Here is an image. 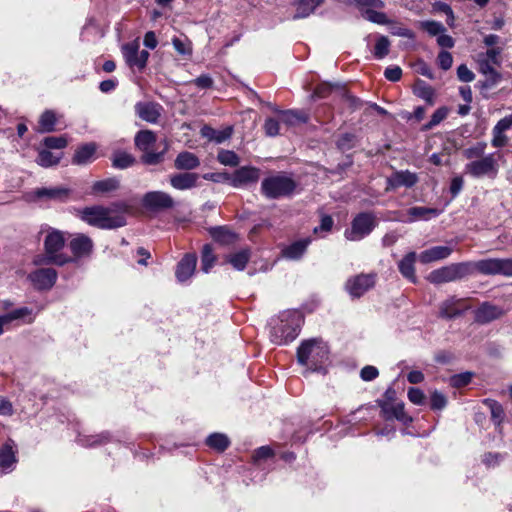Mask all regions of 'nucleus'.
I'll list each match as a JSON object with an SVG mask.
<instances>
[{
	"mask_svg": "<svg viewBox=\"0 0 512 512\" xmlns=\"http://www.w3.org/2000/svg\"><path fill=\"white\" fill-rule=\"evenodd\" d=\"M156 142V135L151 130H141L135 136V145L144 152L142 160L145 164H158L163 157V153L152 151V147Z\"/></svg>",
	"mask_w": 512,
	"mask_h": 512,
	"instance_id": "1a4fd4ad",
	"label": "nucleus"
},
{
	"mask_svg": "<svg viewBox=\"0 0 512 512\" xmlns=\"http://www.w3.org/2000/svg\"><path fill=\"white\" fill-rule=\"evenodd\" d=\"M206 444L219 452H222L228 448L230 441L228 437L223 433H212L206 439Z\"/></svg>",
	"mask_w": 512,
	"mask_h": 512,
	"instance_id": "58836bf2",
	"label": "nucleus"
},
{
	"mask_svg": "<svg viewBox=\"0 0 512 512\" xmlns=\"http://www.w3.org/2000/svg\"><path fill=\"white\" fill-rule=\"evenodd\" d=\"M472 376H473V374L471 372H464V373L453 375L450 378V384L456 388L464 387L471 382Z\"/></svg>",
	"mask_w": 512,
	"mask_h": 512,
	"instance_id": "4d7b16f0",
	"label": "nucleus"
},
{
	"mask_svg": "<svg viewBox=\"0 0 512 512\" xmlns=\"http://www.w3.org/2000/svg\"><path fill=\"white\" fill-rule=\"evenodd\" d=\"M465 173L474 178H495L498 173V164L494 154H488L480 159L473 160L465 165Z\"/></svg>",
	"mask_w": 512,
	"mask_h": 512,
	"instance_id": "6e6552de",
	"label": "nucleus"
},
{
	"mask_svg": "<svg viewBox=\"0 0 512 512\" xmlns=\"http://www.w3.org/2000/svg\"><path fill=\"white\" fill-rule=\"evenodd\" d=\"M211 237L221 244H231L235 241L236 235L226 227H213L209 230Z\"/></svg>",
	"mask_w": 512,
	"mask_h": 512,
	"instance_id": "e433bc0d",
	"label": "nucleus"
},
{
	"mask_svg": "<svg viewBox=\"0 0 512 512\" xmlns=\"http://www.w3.org/2000/svg\"><path fill=\"white\" fill-rule=\"evenodd\" d=\"M142 203L145 208L153 211L166 210L175 206V201L171 195L163 191H151L146 193Z\"/></svg>",
	"mask_w": 512,
	"mask_h": 512,
	"instance_id": "f8f14e48",
	"label": "nucleus"
},
{
	"mask_svg": "<svg viewBox=\"0 0 512 512\" xmlns=\"http://www.w3.org/2000/svg\"><path fill=\"white\" fill-rule=\"evenodd\" d=\"M27 317H28L27 322L31 323L33 321L32 310L28 307H21V308L15 309L9 313H6L4 315H0V335L3 334V332H4L3 327L5 325H8L15 320L25 319Z\"/></svg>",
	"mask_w": 512,
	"mask_h": 512,
	"instance_id": "bb28decb",
	"label": "nucleus"
},
{
	"mask_svg": "<svg viewBox=\"0 0 512 512\" xmlns=\"http://www.w3.org/2000/svg\"><path fill=\"white\" fill-rule=\"evenodd\" d=\"M438 210L433 208H427L422 206L411 207L407 211L408 218L405 219L403 217H397L396 219L402 222H414L416 220H428L431 217H436L438 215Z\"/></svg>",
	"mask_w": 512,
	"mask_h": 512,
	"instance_id": "cd10ccee",
	"label": "nucleus"
},
{
	"mask_svg": "<svg viewBox=\"0 0 512 512\" xmlns=\"http://www.w3.org/2000/svg\"><path fill=\"white\" fill-rule=\"evenodd\" d=\"M418 182L417 174L410 172L409 170L394 172L387 179V190L396 189L399 187L410 188Z\"/></svg>",
	"mask_w": 512,
	"mask_h": 512,
	"instance_id": "aec40b11",
	"label": "nucleus"
},
{
	"mask_svg": "<svg viewBox=\"0 0 512 512\" xmlns=\"http://www.w3.org/2000/svg\"><path fill=\"white\" fill-rule=\"evenodd\" d=\"M200 175L194 172H180L172 174L169 178L170 185L180 191L198 187Z\"/></svg>",
	"mask_w": 512,
	"mask_h": 512,
	"instance_id": "f3484780",
	"label": "nucleus"
},
{
	"mask_svg": "<svg viewBox=\"0 0 512 512\" xmlns=\"http://www.w3.org/2000/svg\"><path fill=\"white\" fill-rule=\"evenodd\" d=\"M109 437H110V435L107 432L97 434V435H89V436L79 435L78 442L82 446L92 447V446L101 445L103 443L108 442Z\"/></svg>",
	"mask_w": 512,
	"mask_h": 512,
	"instance_id": "37998d69",
	"label": "nucleus"
},
{
	"mask_svg": "<svg viewBox=\"0 0 512 512\" xmlns=\"http://www.w3.org/2000/svg\"><path fill=\"white\" fill-rule=\"evenodd\" d=\"M471 275L476 271L484 275H497L499 258L483 259L476 262H470Z\"/></svg>",
	"mask_w": 512,
	"mask_h": 512,
	"instance_id": "c85d7f7f",
	"label": "nucleus"
},
{
	"mask_svg": "<svg viewBox=\"0 0 512 512\" xmlns=\"http://www.w3.org/2000/svg\"><path fill=\"white\" fill-rule=\"evenodd\" d=\"M438 65L443 70H449L453 64V57L448 51H441L437 57Z\"/></svg>",
	"mask_w": 512,
	"mask_h": 512,
	"instance_id": "0e129e2a",
	"label": "nucleus"
},
{
	"mask_svg": "<svg viewBox=\"0 0 512 512\" xmlns=\"http://www.w3.org/2000/svg\"><path fill=\"white\" fill-rule=\"evenodd\" d=\"M414 94L423 99L425 102H427L429 105H433L435 101V90L432 86L427 84L423 80H417L414 88H413Z\"/></svg>",
	"mask_w": 512,
	"mask_h": 512,
	"instance_id": "72a5a7b5",
	"label": "nucleus"
},
{
	"mask_svg": "<svg viewBox=\"0 0 512 512\" xmlns=\"http://www.w3.org/2000/svg\"><path fill=\"white\" fill-rule=\"evenodd\" d=\"M471 275L470 262L452 263L429 273L427 280L432 284H442L461 280Z\"/></svg>",
	"mask_w": 512,
	"mask_h": 512,
	"instance_id": "423d86ee",
	"label": "nucleus"
},
{
	"mask_svg": "<svg viewBox=\"0 0 512 512\" xmlns=\"http://www.w3.org/2000/svg\"><path fill=\"white\" fill-rule=\"evenodd\" d=\"M364 16L367 20L376 24H386L388 22L387 16L383 12H378L374 9H366Z\"/></svg>",
	"mask_w": 512,
	"mask_h": 512,
	"instance_id": "13d9d810",
	"label": "nucleus"
},
{
	"mask_svg": "<svg viewBox=\"0 0 512 512\" xmlns=\"http://www.w3.org/2000/svg\"><path fill=\"white\" fill-rule=\"evenodd\" d=\"M126 202L113 203L109 207L94 205L78 211L82 221L99 229H116L126 225L125 215L130 211Z\"/></svg>",
	"mask_w": 512,
	"mask_h": 512,
	"instance_id": "f257e3e1",
	"label": "nucleus"
},
{
	"mask_svg": "<svg viewBox=\"0 0 512 512\" xmlns=\"http://www.w3.org/2000/svg\"><path fill=\"white\" fill-rule=\"evenodd\" d=\"M408 399L415 405H422L425 402V395L419 388L411 387L408 390Z\"/></svg>",
	"mask_w": 512,
	"mask_h": 512,
	"instance_id": "338daca9",
	"label": "nucleus"
},
{
	"mask_svg": "<svg viewBox=\"0 0 512 512\" xmlns=\"http://www.w3.org/2000/svg\"><path fill=\"white\" fill-rule=\"evenodd\" d=\"M68 246L73 254L70 257L72 262L89 257L93 251V241L85 234H77L70 240Z\"/></svg>",
	"mask_w": 512,
	"mask_h": 512,
	"instance_id": "2eb2a0df",
	"label": "nucleus"
},
{
	"mask_svg": "<svg viewBox=\"0 0 512 512\" xmlns=\"http://www.w3.org/2000/svg\"><path fill=\"white\" fill-rule=\"evenodd\" d=\"M135 113L143 121L155 124L158 122L163 107L156 102L140 101L135 104Z\"/></svg>",
	"mask_w": 512,
	"mask_h": 512,
	"instance_id": "dca6fc26",
	"label": "nucleus"
},
{
	"mask_svg": "<svg viewBox=\"0 0 512 512\" xmlns=\"http://www.w3.org/2000/svg\"><path fill=\"white\" fill-rule=\"evenodd\" d=\"M201 135L210 141L216 143H222L226 138L229 137V133L223 131H217L210 126H203L201 129Z\"/></svg>",
	"mask_w": 512,
	"mask_h": 512,
	"instance_id": "8fccbe9b",
	"label": "nucleus"
},
{
	"mask_svg": "<svg viewBox=\"0 0 512 512\" xmlns=\"http://www.w3.org/2000/svg\"><path fill=\"white\" fill-rule=\"evenodd\" d=\"M135 163L132 155L126 152H116L112 158V165L118 169H126Z\"/></svg>",
	"mask_w": 512,
	"mask_h": 512,
	"instance_id": "49530a36",
	"label": "nucleus"
},
{
	"mask_svg": "<svg viewBox=\"0 0 512 512\" xmlns=\"http://www.w3.org/2000/svg\"><path fill=\"white\" fill-rule=\"evenodd\" d=\"M504 314V310L489 302H483L474 312V318L477 323L486 324L499 319Z\"/></svg>",
	"mask_w": 512,
	"mask_h": 512,
	"instance_id": "a211bd4d",
	"label": "nucleus"
},
{
	"mask_svg": "<svg viewBox=\"0 0 512 512\" xmlns=\"http://www.w3.org/2000/svg\"><path fill=\"white\" fill-rule=\"evenodd\" d=\"M479 65L481 73L486 76L484 87L491 88L501 80L500 73L487 60H479Z\"/></svg>",
	"mask_w": 512,
	"mask_h": 512,
	"instance_id": "473e14b6",
	"label": "nucleus"
},
{
	"mask_svg": "<svg viewBox=\"0 0 512 512\" xmlns=\"http://www.w3.org/2000/svg\"><path fill=\"white\" fill-rule=\"evenodd\" d=\"M197 257L195 254H186L177 264L175 275L179 282H186L195 272Z\"/></svg>",
	"mask_w": 512,
	"mask_h": 512,
	"instance_id": "4be33fe9",
	"label": "nucleus"
},
{
	"mask_svg": "<svg viewBox=\"0 0 512 512\" xmlns=\"http://www.w3.org/2000/svg\"><path fill=\"white\" fill-rule=\"evenodd\" d=\"M465 300L451 297L440 306V315L443 318L452 319L462 314V312L468 309V306H464Z\"/></svg>",
	"mask_w": 512,
	"mask_h": 512,
	"instance_id": "5701e85b",
	"label": "nucleus"
},
{
	"mask_svg": "<svg viewBox=\"0 0 512 512\" xmlns=\"http://www.w3.org/2000/svg\"><path fill=\"white\" fill-rule=\"evenodd\" d=\"M390 41L386 36H380L374 47V56L383 59L389 53Z\"/></svg>",
	"mask_w": 512,
	"mask_h": 512,
	"instance_id": "603ef678",
	"label": "nucleus"
},
{
	"mask_svg": "<svg viewBox=\"0 0 512 512\" xmlns=\"http://www.w3.org/2000/svg\"><path fill=\"white\" fill-rule=\"evenodd\" d=\"M264 131L265 134L269 137H275L279 134L280 124L274 118H267L264 123Z\"/></svg>",
	"mask_w": 512,
	"mask_h": 512,
	"instance_id": "680f3d73",
	"label": "nucleus"
},
{
	"mask_svg": "<svg viewBox=\"0 0 512 512\" xmlns=\"http://www.w3.org/2000/svg\"><path fill=\"white\" fill-rule=\"evenodd\" d=\"M376 226V220L372 213H359L351 223V228L345 230V237L350 241H359L369 235Z\"/></svg>",
	"mask_w": 512,
	"mask_h": 512,
	"instance_id": "0eeeda50",
	"label": "nucleus"
},
{
	"mask_svg": "<svg viewBox=\"0 0 512 512\" xmlns=\"http://www.w3.org/2000/svg\"><path fill=\"white\" fill-rule=\"evenodd\" d=\"M356 138L355 135L351 133H345L340 136V138L337 140V146L339 149L345 151L349 150L352 147L355 146Z\"/></svg>",
	"mask_w": 512,
	"mask_h": 512,
	"instance_id": "052dcab7",
	"label": "nucleus"
},
{
	"mask_svg": "<svg viewBox=\"0 0 512 512\" xmlns=\"http://www.w3.org/2000/svg\"><path fill=\"white\" fill-rule=\"evenodd\" d=\"M375 284L374 276L371 274H360L349 278L345 284L347 292L353 298H359Z\"/></svg>",
	"mask_w": 512,
	"mask_h": 512,
	"instance_id": "ddd939ff",
	"label": "nucleus"
},
{
	"mask_svg": "<svg viewBox=\"0 0 512 512\" xmlns=\"http://www.w3.org/2000/svg\"><path fill=\"white\" fill-rule=\"evenodd\" d=\"M381 408L383 416L386 420L397 419L403 423H408L412 419L404 411V404L401 403H389L387 401H377Z\"/></svg>",
	"mask_w": 512,
	"mask_h": 512,
	"instance_id": "412c9836",
	"label": "nucleus"
},
{
	"mask_svg": "<svg viewBox=\"0 0 512 512\" xmlns=\"http://www.w3.org/2000/svg\"><path fill=\"white\" fill-rule=\"evenodd\" d=\"M69 189L64 187L41 188L35 191L37 198H48L56 201H65L69 196Z\"/></svg>",
	"mask_w": 512,
	"mask_h": 512,
	"instance_id": "2f4dec72",
	"label": "nucleus"
},
{
	"mask_svg": "<svg viewBox=\"0 0 512 512\" xmlns=\"http://www.w3.org/2000/svg\"><path fill=\"white\" fill-rule=\"evenodd\" d=\"M97 145L95 143H86L77 148L72 158V163L76 165H86L91 163L96 157Z\"/></svg>",
	"mask_w": 512,
	"mask_h": 512,
	"instance_id": "a878e982",
	"label": "nucleus"
},
{
	"mask_svg": "<svg viewBox=\"0 0 512 512\" xmlns=\"http://www.w3.org/2000/svg\"><path fill=\"white\" fill-rule=\"evenodd\" d=\"M421 27L431 36H439L446 31L444 25L436 21H424Z\"/></svg>",
	"mask_w": 512,
	"mask_h": 512,
	"instance_id": "5fc2aeb1",
	"label": "nucleus"
},
{
	"mask_svg": "<svg viewBox=\"0 0 512 512\" xmlns=\"http://www.w3.org/2000/svg\"><path fill=\"white\" fill-rule=\"evenodd\" d=\"M16 463L15 453L11 446L4 445L0 448V468L4 472L11 471Z\"/></svg>",
	"mask_w": 512,
	"mask_h": 512,
	"instance_id": "4c0bfd02",
	"label": "nucleus"
},
{
	"mask_svg": "<svg viewBox=\"0 0 512 512\" xmlns=\"http://www.w3.org/2000/svg\"><path fill=\"white\" fill-rule=\"evenodd\" d=\"M273 111L280 114L281 121L287 126H294L298 123H305L307 121V117L305 114L295 111V110H278L276 107H272Z\"/></svg>",
	"mask_w": 512,
	"mask_h": 512,
	"instance_id": "c9c22d12",
	"label": "nucleus"
},
{
	"mask_svg": "<svg viewBox=\"0 0 512 512\" xmlns=\"http://www.w3.org/2000/svg\"><path fill=\"white\" fill-rule=\"evenodd\" d=\"M328 358V346L320 338L304 340L297 349V361L305 366L307 371L325 372L324 365Z\"/></svg>",
	"mask_w": 512,
	"mask_h": 512,
	"instance_id": "f03ea898",
	"label": "nucleus"
},
{
	"mask_svg": "<svg viewBox=\"0 0 512 512\" xmlns=\"http://www.w3.org/2000/svg\"><path fill=\"white\" fill-rule=\"evenodd\" d=\"M122 53L129 67L137 68L138 70L146 67L149 52L146 50L139 51V44L136 41L123 45Z\"/></svg>",
	"mask_w": 512,
	"mask_h": 512,
	"instance_id": "9b49d317",
	"label": "nucleus"
},
{
	"mask_svg": "<svg viewBox=\"0 0 512 512\" xmlns=\"http://www.w3.org/2000/svg\"><path fill=\"white\" fill-rule=\"evenodd\" d=\"M68 142L64 136H49L44 139V145L48 149H63Z\"/></svg>",
	"mask_w": 512,
	"mask_h": 512,
	"instance_id": "6e6d98bb",
	"label": "nucleus"
},
{
	"mask_svg": "<svg viewBox=\"0 0 512 512\" xmlns=\"http://www.w3.org/2000/svg\"><path fill=\"white\" fill-rule=\"evenodd\" d=\"M297 187L296 182L289 176L277 174L265 178L261 184V192L268 199L290 197Z\"/></svg>",
	"mask_w": 512,
	"mask_h": 512,
	"instance_id": "39448f33",
	"label": "nucleus"
},
{
	"mask_svg": "<svg viewBox=\"0 0 512 512\" xmlns=\"http://www.w3.org/2000/svg\"><path fill=\"white\" fill-rule=\"evenodd\" d=\"M303 317L298 311H284L271 320L270 339L276 345H286L299 334Z\"/></svg>",
	"mask_w": 512,
	"mask_h": 512,
	"instance_id": "7ed1b4c3",
	"label": "nucleus"
},
{
	"mask_svg": "<svg viewBox=\"0 0 512 512\" xmlns=\"http://www.w3.org/2000/svg\"><path fill=\"white\" fill-rule=\"evenodd\" d=\"M498 274L508 277L512 276V258H499Z\"/></svg>",
	"mask_w": 512,
	"mask_h": 512,
	"instance_id": "774afa93",
	"label": "nucleus"
},
{
	"mask_svg": "<svg viewBox=\"0 0 512 512\" xmlns=\"http://www.w3.org/2000/svg\"><path fill=\"white\" fill-rule=\"evenodd\" d=\"M56 124V115L52 110H46L39 119V131L46 133L54 131Z\"/></svg>",
	"mask_w": 512,
	"mask_h": 512,
	"instance_id": "a19ab883",
	"label": "nucleus"
},
{
	"mask_svg": "<svg viewBox=\"0 0 512 512\" xmlns=\"http://www.w3.org/2000/svg\"><path fill=\"white\" fill-rule=\"evenodd\" d=\"M57 276V272L53 268H40L31 272L28 279L36 289L49 290L56 283Z\"/></svg>",
	"mask_w": 512,
	"mask_h": 512,
	"instance_id": "4468645a",
	"label": "nucleus"
},
{
	"mask_svg": "<svg viewBox=\"0 0 512 512\" xmlns=\"http://www.w3.org/2000/svg\"><path fill=\"white\" fill-rule=\"evenodd\" d=\"M200 164L199 157L189 151L180 152L174 160V167L179 171L190 172L197 169Z\"/></svg>",
	"mask_w": 512,
	"mask_h": 512,
	"instance_id": "b1692460",
	"label": "nucleus"
},
{
	"mask_svg": "<svg viewBox=\"0 0 512 512\" xmlns=\"http://www.w3.org/2000/svg\"><path fill=\"white\" fill-rule=\"evenodd\" d=\"M217 160L221 164L231 167H235L240 163L239 156L234 151L230 150H221L217 155Z\"/></svg>",
	"mask_w": 512,
	"mask_h": 512,
	"instance_id": "3c124183",
	"label": "nucleus"
},
{
	"mask_svg": "<svg viewBox=\"0 0 512 512\" xmlns=\"http://www.w3.org/2000/svg\"><path fill=\"white\" fill-rule=\"evenodd\" d=\"M172 44L174 49L181 55H190L192 53L191 42L186 37L183 39L174 37Z\"/></svg>",
	"mask_w": 512,
	"mask_h": 512,
	"instance_id": "864d4df0",
	"label": "nucleus"
},
{
	"mask_svg": "<svg viewBox=\"0 0 512 512\" xmlns=\"http://www.w3.org/2000/svg\"><path fill=\"white\" fill-rule=\"evenodd\" d=\"M119 187V181L115 178H108L100 181H96L92 190L93 193H107L116 190Z\"/></svg>",
	"mask_w": 512,
	"mask_h": 512,
	"instance_id": "c03bdc74",
	"label": "nucleus"
},
{
	"mask_svg": "<svg viewBox=\"0 0 512 512\" xmlns=\"http://www.w3.org/2000/svg\"><path fill=\"white\" fill-rule=\"evenodd\" d=\"M322 3V0H297L294 19L308 17Z\"/></svg>",
	"mask_w": 512,
	"mask_h": 512,
	"instance_id": "f704fd0d",
	"label": "nucleus"
},
{
	"mask_svg": "<svg viewBox=\"0 0 512 512\" xmlns=\"http://www.w3.org/2000/svg\"><path fill=\"white\" fill-rule=\"evenodd\" d=\"M487 148V144L485 142H477L475 145L466 148L463 151V155L466 159H480L484 157L485 150Z\"/></svg>",
	"mask_w": 512,
	"mask_h": 512,
	"instance_id": "de8ad7c7",
	"label": "nucleus"
},
{
	"mask_svg": "<svg viewBox=\"0 0 512 512\" xmlns=\"http://www.w3.org/2000/svg\"><path fill=\"white\" fill-rule=\"evenodd\" d=\"M61 154H56L47 149L39 151L36 162L42 167H50L59 163Z\"/></svg>",
	"mask_w": 512,
	"mask_h": 512,
	"instance_id": "ea45409f",
	"label": "nucleus"
},
{
	"mask_svg": "<svg viewBox=\"0 0 512 512\" xmlns=\"http://www.w3.org/2000/svg\"><path fill=\"white\" fill-rule=\"evenodd\" d=\"M310 238H304L297 240L282 250V255L290 260H298L305 253L308 245L310 244Z\"/></svg>",
	"mask_w": 512,
	"mask_h": 512,
	"instance_id": "c756f323",
	"label": "nucleus"
},
{
	"mask_svg": "<svg viewBox=\"0 0 512 512\" xmlns=\"http://www.w3.org/2000/svg\"><path fill=\"white\" fill-rule=\"evenodd\" d=\"M216 257L213 253V248L210 244H205L201 252V269L203 272L208 273L213 267Z\"/></svg>",
	"mask_w": 512,
	"mask_h": 512,
	"instance_id": "79ce46f5",
	"label": "nucleus"
},
{
	"mask_svg": "<svg viewBox=\"0 0 512 512\" xmlns=\"http://www.w3.org/2000/svg\"><path fill=\"white\" fill-rule=\"evenodd\" d=\"M65 245V236L62 231L56 229H50L44 239V255H37L33 263L35 265H48L55 264L63 266L67 263L72 262V259L61 253Z\"/></svg>",
	"mask_w": 512,
	"mask_h": 512,
	"instance_id": "20e7f679",
	"label": "nucleus"
},
{
	"mask_svg": "<svg viewBox=\"0 0 512 512\" xmlns=\"http://www.w3.org/2000/svg\"><path fill=\"white\" fill-rule=\"evenodd\" d=\"M274 452L271 447L269 446H261L258 449L254 451L253 454V461L255 463H258L261 460H266L268 458L273 457Z\"/></svg>",
	"mask_w": 512,
	"mask_h": 512,
	"instance_id": "e2e57ef3",
	"label": "nucleus"
},
{
	"mask_svg": "<svg viewBox=\"0 0 512 512\" xmlns=\"http://www.w3.org/2000/svg\"><path fill=\"white\" fill-rule=\"evenodd\" d=\"M453 249L449 246H434L427 250H424L419 255V260L424 263H430L448 258Z\"/></svg>",
	"mask_w": 512,
	"mask_h": 512,
	"instance_id": "393cba45",
	"label": "nucleus"
},
{
	"mask_svg": "<svg viewBox=\"0 0 512 512\" xmlns=\"http://www.w3.org/2000/svg\"><path fill=\"white\" fill-rule=\"evenodd\" d=\"M457 77L460 81L468 83L474 80L475 74L465 64H461L457 68Z\"/></svg>",
	"mask_w": 512,
	"mask_h": 512,
	"instance_id": "69168bd1",
	"label": "nucleus"
},
{
	"mask_svg": "<svg viewBox=\"0 0 512 512\" xmlns=\"http://www.w3.org/2000/svg\"><path fill=\"white\" fill-rule=\"evenodd\" d=\"M449 114V108L442 106L438 108L431 116L430 121L424 125V130H431L435 126L439 125Z\"/></svg>",
	"mask_w": 512,
	"mask_h": 512,
	"instance_id": "09e8293b",
	"label": "nucleus"
},
{
	"mask_svg": "<svg viewBox=\"0 0 512 512\" xmlns=\"http://www.w3.org/2000/svg\"><path fill=\"white\" fill-rule=\"evenodd\" d=\"M416 261V253L409 252L403 259L398 263V268L403 277L407 278L412 282H416L414 264Z\"/></svg>",
	"mask_w": 512,
	"mask_h": 512,
	"instance_id": "7c9ffc66",
	"label": "nucleus"
},
{
	"mask_svg": "<svg viewBox=\"0 0 512 512\" xmlns=\"http://www.w3.org/2000/svg\"><path fill=\"white\" fill-rule=\"evenodd\" d=\"M512 127V113L500 119L492 129L491 144L495 148H502L507 145L509 139L505 135V131Z\"/></svg>",
	"mask_w": 512,
	"mask_h": 512,
	"instance_id": "6ab92c4d",
	"label": "nucleus"
},
{
	"mask_svg": "<svg viewBox=\"0 0 512 512\" xmlns=\"http://www.w3.org/2000/svg\"><path fill=\"white\" fill-rule=\"evenodd\" d=\"M446 404L447 399L444 394L437 390L431 394L430 406L433 410H441L446 406Z\"/></svg>",
	"mask_w": 512,
	"mask_h": 512,
	"instance_id": "bf43d9fd",
	"label": "nucleus"
},
{
	"mask_svg": "<svg viewBox=\"0 0 512 512\" xmlns=\"http://www.w3.org/2000/svg\"><path fill=\"white\" fill-rule=\"evenodd\" d=\"M250 258L248 250H241L229 256L228 262L237 270H243Z\"/></svg>",
	"mask_w": 512,
	"mask_h": 512,
	"instance_id": "a18cd8bd",
	"label": "nucleus"
},
{
	"mask_svg": "<svg viewBox=\"0 0 512 512\" xmlns=\"http://www.w3.org/2000/svg\"><path fill=\"white\" fill-rule=\"evenodd\" d=\"M260 178V170L252 166H242L232 174L225 175V180L235 188L256 183Z\"/></svg>",
	"mask_w": 512,
	"mask_h": 512,
	"instance_id": "9d476101",
	"label": "nucleus"
}]
</instances>
